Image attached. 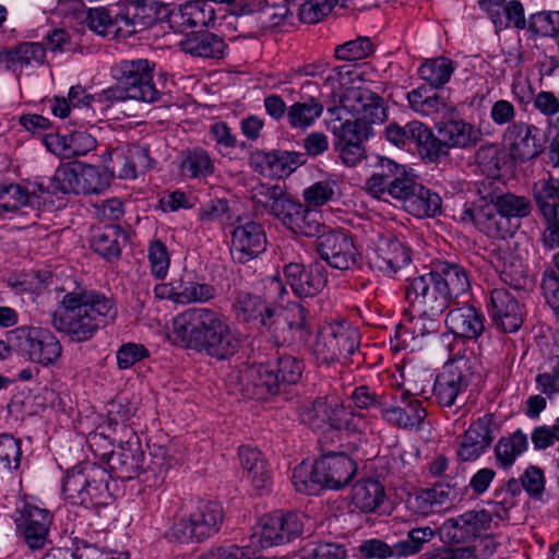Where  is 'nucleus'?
Returning a JSON list of instances; mask_svg holds the SVG:
<instances>
[{
  "mask_svg": "<svg viewBox=\"0 0 559 559\" xmlns=\"http://www.w3.org/2000/svg\"><path fill=\"white\" fill-rule=\"evenodd\" d=\"M449 333L441 336L449 353L457 346L464 347V340L476 341L485 331V317L479 309L471 305L450 307L444 319Z\"/></svg>",
  "mask_w": 559,
  "mask_h": 559,
  "instance_id": "13",
  "label": "nucleus"
},
{
  "mask_svg": "<svg viewBox=\"0 0 559 559\" xmlns=\"http://www.w3.org/2000/svg\"><path fill=\"white\" fill-rule=\"evenodd\" d=\"M493 416L486 414L473 421L456 449L457 459L473 462L487 452L493 441Z\"/></svg>",
  "mask_w": 559,
  "mask_h": 559,
  "instance_id": "23",
  "label": "nucleus"
},
{
  "mask_svg": "<svg viewBox=\"0 0 559 559\" xmlns=\"http://www.w3.org/2000/svg\"><path fill=\"white\" fill-rule=\"evenodd\" d=\"M176 304H204L216 296V289L213 285L195 281L190 275H182L175 278Z\"/></svg>",
  "mask_w": 559,
  "mask_h": 559,
  "instance_id": "45",
  "label": "nucleus"
},
{
  "mask_svg": "<svg viewBox=\"0 0 559 559\" xmlns=\"http://www.w3.org/2000/svg\"><path fill=\"white\" fill-rule=\"evenodd\" d=\"M107 471L91 462L81 463L68 471L62 485L67 501L85 508L108 504L111 496Z\"/></svg>",
  "mask_w": 559,
  "mask_h": 559,
  "instance_id": "4",
  "label": "nucleus"
},
{
  "mask_svg": "<svg viewBox=\"0 0 559 559\" xmlns=\"http://www.w3.org/2000/svg\"><path fill=\"white\" fill-rule=\"evenodd\" d=\"M324 105L316 96H301L288 106L286 121L289 128L306 131L322 116Z\"/></svg>",
  "mask_w": 559,
  "mask_h": 559,
  "instance_id": "41",
  "label": "nucleus"
},
{
  "mask_svg": "<svg viewBox=\"0 0 559 559\" xmlns=\"http://www.w3.org/2000/svg\"><path fill=\"white\" fill-rule=\"evenodd\" d=\"M403 209L415 217H435L441 214V198L438 193L417 183Z\"/></svg>",
  "mask_w": 559,
  "mask_h": 559,
  "instance_id": "44",
  "label": "nucleus"
},
{
  "mask_svg": "<svg viewBox=\"0 0 559 559\" xmlns=\"http://www.w3.org/2000/svg\"><path fill=\"white\" fill-rule=\"evenodd\" d=\"M251 200L262 214H269L284 223L295 201L281 185L260 183L251 190Z\"/></svg>",
  "mask_w": 559,
  "mask_h": 559,
  "instance_id": "26",
  "label": "nucleus"
},
{
  "mask_svg": "<svg viewBox=\"0 0 559 559\" xmlns=\"http://www.w3.org/2000/svg\"><path fill=\"white\" fill-rule=\"evenodd\" d=\"M118 317L115 300L96 289L67 293L60 308L51 314V325L73 343L91 341Z\"/></svg>",
  "mask_w": 559,
  "mask_h": 559,
  "instance_id": "1",
  "label": "nucleus"
},
{
  "mask_svg": "<svg viewBox=\"0 0 559 559\" xmlns=\"http://www.w3.org/2000/svg\"><path fill=\"white\" fill-rule=\"evenodd\" d=\"M399 388V397L404 405L390 406L383 409L384 419L404 429H417L426 417V411L418 400L408 395L403 386Z\"/></svg>",
  "mask_w": 559,
  "mask_h": 559,
  "instance_id": "36",
  "label": "nucleus"
},
{
  "mask_svg": "<svg viewBox=\"0 0 559 559\" xmlns=\"http://www.w3.org/2000/svg\"><path fill=\"white\" fill-rule=\"evenodd\" d=\"M239 463L247 478L260 495L267 492L272 486V472L263 453L252 445L238 448Z\"/></svg>",
  "mask_w": 559,
  "mask_h": 559,
  "instance_id": "30",
  "label": "nucleus"
},
{
  "mask_svg": "<svg viewBox=\"0 0 559 559\" xmlns=\"http://www.w3.org/2000/svg\"><path fill=\"white\" fill-rule=\"evenodd\" d=\"M488 310L496 326L506 333H514L523 324L524 307L506 288H495L490 292Z\"/></svg>",
  "mask_w": 559,
  "mask_h": 559,
  "instance_id": "22",
  "label": "nucleus"
},
{
  "mask_svg": "<svg viewBox=\"0 0 559 559\" xmlns=\"http://www.w3.org/2000/svg\"><path fill=\"white\" fill-rule=\"evenodd\" d=\"M346 550L342 545L307 540L299 549L300 559H344Z\"/></svg>",
  "mask_w": 559,
  "mask_h": 559,
  "instance_id": "61",
  "label": "nucleus"
},
{
  "mask_svg": "<svg viewBox=\"0 0 559 559\" xmlns=\"http://www.w3.org/2000/svg\"><path fill=\"white\" fill-rule=\"evenodd\" d=\"M27 188L17 183L0 182V212L15 213L27 205Z\"/></svg>",
  "mask_w": 559,
  "mask_h": 559,
  "instance_id": "60",
  "label": "nucleus"
},
{
  "mask_svg": "<svg viewBox=\"0 0 559 559\" xmlns=\"http://www.w3.org/2000/svg\"><path fill=\"white\" fill-rule=\"evenodd\" d=\"M355 462L344 453L330 452L317 460V476L322 489L338 490L348 485L356 474Z\"/></svg>",
  "mask_w": 559,
  "mask_h": 559,
  "instance_id": "25",
  "label": "nucleus"
},
{
  "mask_svg": "<svg viewBox=\"0 0 559 559\" xmlns=\"http://www.w3.org/2000/svg\"><path fill=\"white\" fill-rule=\"evenodd\" d=\"M406 98L409 107L424 117H445L455 110L454 105L447 97L432 92L431 88L425 85L408 92Z\"/></svg>",
  "mask_w": 559,
  "mask_h": 559,
  "instance_id": "35",
  "label": "nucleus"
},
{
  "mask_svg": "<svg viewBox=\"0 0 559 559\" xmlns=\"http://www.w3.org/2000/svg\"><path fill=\"white\" fill-rule=\"evenodd\" d=\"M463 348L449 353L442 370L436 376L433 384H479L480 374L474 370V362L462 355Z\"/></svg>",
  "mask_w": 559,
  "mask_h": 559,
  "instance_id": "34",
  "label": "nucleus"
},
{
  "mask_svg": "<svg viewBox=\"0 0 559 559\" xmlns=\"http://www.w3.org/2000/svg\"><path fill=\"white\" fill-rule=\"evenodd\" d=\"M147 260L152 275L157 280H165L170 266V253L162 240L153 239L150 241Z\"/></svg>",
  "mask_w": 559,
  "mask_h": 559,
  "instance_id": "63",
  "label": "nucleus"
},
{
  "mask_svg": "<svg viewBox=\"0 0 559 559\" xmlns=\"http://www.w3.org/2000/svg\"><path fill=\"white\" fill-rule=\"evenodd\" d=\"M488 193L509 223H512L514 218L521 219L527 217L532 212V203L530 199L524 195L502 192L500 190H490Z\"/></svg>",
  "mask_w": 559,
  "mask_h": 559,
  "instance_id": "50",
  "label": "nucleus"
},
{
  "mask_svg": "<svg viewBox=\"0 0 559 559\" xmlns=\"http://www.w3.org/2000/svg\"><path fill=\"white\" fill-rule=\"evenodd\" d=\"M317 252L331 267L346 271L356 264L357 249L352 237L342 229H329L316 240Z\"/></svg>",
  "mask_w": 559,
  "mask_h": 559,
  "instance_id": "20",
  "label": "nucleus"
},
{
  "mask_svg": "<svg viewBox=\"0 0 559 559\" xmlns=\"http://www.w3.org/2000/svg\"><path fill=\"white\" fill-rule=\"evenodd\" d=\"M292 481L298 492L318 495L322 489V483L317 476V461L313 464L302 461L294 468Z\"/></svg>",
  "mask_w": 559,
  "mask_h": 559,
  "instance_id": "56",
  "label": "nucleus"
},
{
  "mask_svg": "<svg viewBox=\"0 0 559 559\" xmlns=\"http://www.w3.org/2000/svg\"><path fill=\"white\" fill-rule=\"evenodd\" d=\"M181 50L194 58L219 59L224 56V39L211 32L200 31L188 34L180 43Z\"/></svg>",
  "mask_w": 559,
  "mask_h": 559,
  "instance_id": "37",
  "label": "nucleus"
},
{
  "mask_svg": "<svg viewBox=\"0 0 559 559\" xmlns=\"http://www.w3.org/2000/svg\"><path fill=\"white\" fill-rule=\"evenodd\" d=\"M9 51L8 71L20 76L29 67H38L44 63L46 50L43 44L36 41L20 43Z\"/></svg>",
  "mask_w": 559,
  "mask_h": 559,
  "instance_id": "43",
  "label": "nucleus"
},
{
  "mask_svg": "<svg viewBox=\"0 0 559 559\" xmlns=\"http://www.w3.org/2000/svg\"><path fill=\"white\" fill-rule=\"evenodd\" d=\"M266 248V236L263 226L255 222H246L231 231L230 254L239 263H247Z\"/></svg>",
  "mask_w": 559,
  "mask_h": 559,
  "instance_id": "24",
  "label": "nucleus"
},
{
  "mask_svg": "<svg viewBox=\"0 0 559 559\" xmlns=\"http://www.w3.org/2000/svg\"><path fill=\"white\" fill-rule=\"evenodd\" d=\"M289 230L305 237H317L328 227L321 223V215L299 202H296L295 209L290 211L283 223Z\"/></svg>",
  "mask_w": 559,
  "mask_h": 559,
  "instance_id": "42",
  "label": "nucleus"
},
{
  "mask_svg": "<svg viewBox=\"0 0 559 559\" xmlns=\"http://www.w3.org/2000/svg\"><path fill=\"white\" fill-rule=\"evenodd\" d=\"M304 528V515L295 512H273L261 519L259 530L250 537L249 545L259 549L284 545L299 536Z\"/></svg>",
  "mask_w": 559,
  "mask_h": 559,
  "instance_id": "10",
  "label": "nucleus"
},
{
  "mask_svg": "<svg viewBox=\"0 0 559 559\" xmlns=\"http://www.w3.org/2000/svg\"><path fill=\"white\" fill-rule=\"evenodd\" d=\"M481 544L485 545L484 550H479L478 545L468 547L439 546L423 554L420 559H486L495 552L493 540L486 536L480 538L479 545Z\"/></svg>",
  "mask_w": 559,
  "mask_h": 559,
  "instance_id": "46",
  "label": "nucleus"
},
{
  "mask_svg": "<svg viewBox=\"0 0 559 559\" xmlns=\"http://www.w3.org/2000/svg\"><path fill=\"white\" fill-rule=\"evenodd\" d=\"M435 536L436 532L430 526L408 530L405 538L394 543L395 558H408L419 554Z\"/></svg>",
  "mask_w": 559,
  "mask_h": 559,
  "instance_id": "53",
  "label": "nucleus"
},
{
  "mask_svg": "<svg viewBox=\"0 0 559 559\" xmlns=\"http://www.w3.org/2000/svg\"><path fill=\"white\" fill-rule=\"evenodd\" d=\"M224 509L216 501H201L188 519H181L171 527V537L180 543L202 542L221 530Z\"/></svg>",
  "mask_w": 559,
  "mask_h": 559,
  "instance_id": "9",
  "label": "nucleus"
},
{
  "mask_svg": "<svg viewBox=\"0 0 559 559\" xmlns=\"http://www.w3.org/2000/svg\"><path fill=\"white\" fill-rule=\"evenodd\" d=\"M127 241L128 235L119 225H107L94 230L91 247L106 261L114 262L120 258Z\"/></svg>",
  "mask_w": 559,
  "mask_h": 559,
  "instance_id": "38",
  "label": "nucleus"
},
{
  "mask_svg": "<svg viewBox=\"0 0 559 559\" xmlns=\"http://www.w3.org/2000/svg\"><path fill=\"white\" fill-rule=\"evenodd\" d=\"M260 552L252 545L225 544L213 546L199 556L198 559H259Z\"/></svg>",
  "mask_w": 559,
  "mask_h": 559,
  "instance_id": "62",
  "label": "nucleus"
},
{
  "mask_svg": "<svg viewBox=\"0 0 559 559\" xmlns=\"http://www.w3.org/2000/svg\"><path fill=\"white\" fill-rule=\"evenodd\" d=\"M180 169L187 178L201 179L211 176L215 166L207 151L194 147L183 152Z\"/></svg>",
  "mask_w": 559,
  "mask_h": 559,
  "instance_id": "52",
  "label": "nucleus"
},
{
  "mask_svg": "<svg viewBox=\"0 0 559 559\" xmlns=\"http://www.w3.org/2000/svg\"><path fill=\"white\" fill-rule=\"evenodd\" d=\"M374 50V45L367 36H359L334 49L335 57L344 61H357L369 57Z\"/></svg>",
  "mask_w": 559,
  "mask_h": 559,
  "instance_id": "64",
  "label": "nucleus"
},
{
  "mask_svg": "<svg viewBox=\"0 0 559 559\" xmlns=\"http://www.w3.org/2000/svg\"><path fill=\"white\" fill-rule=\"evenodd\" d=\"M334 333L331 322L320 328L313 344V355L318 362L330 364L338 360Z\"/></svg>",
  "mask_w": 559,
  "mask_h": 559,
  "instance_id": "59",
  "label": "nucleus"
},
{
  "mask_svg": "<svg viewBox=\"0 0 559 559\" xmlns=\"http://www.w3.org/2000/svg\"><path fill=\"white\" fill-rule=\"evenodd\" d=\"M527 448V436L520 429L507 438H501L495 447L497 465L503 469L511 467Z\"/></svg>",
  "mask_w": 559,
  "mask_h": 559,
  "instance_id": "48",
  "label": "nucleus"
},
{
  "mask_svg": "<svg viewBox=\"0 0 559 559\" xmlns=\"http://www.w3.org/2000/svg\"><path fill=\"white\" fill-rule=\"evenodd\" d=\"M16 535L33 551L41 550L48 543L52 515L32 502L20 500L14 516Z\"/></svg>",
  "mask_w": 559,
  "mask_h": 559,
  "instance_id": "11",
  "label": "nucleus"
},
{
  "mask_svg": "<svg viewBox=\"0 0 559 559\" xmlns=\"http://www.w3.org/2000/svg\"><path fill=\"white\" fill-rule=\"evenodd\" d=\"M108 186L97 167L80 162L60 165L51 177V190L60 194H98Z\"/></svg>",
  "mask_w": 559,
  "mask_h": 559,
  "instance_id": "6",
  "label": "nucleus"
},
{
  "mask_svg": "<svg viewBox=\"0 0 559 559\" xmlns=\"http://www.w3.org/2000/svg\"><path fill=\"white\" fill-rule=\"evenodd\" d=\"M500 521H506V507L487 502L483 508L447 519L440 527V533L448 542L467 543L480 538Z\"/></svg>",
  "mask_w": 559,
  "mask_h": 559,
  "instance_id": "5",
  "label": "nucleus"
},
{
  "mask_svg": "<svg viewBox=\"0 0 559 559\" xmlns=\"http://www.w3.org/2000/svg\"><path fill=\"white\" fill-rule=\"evenodd\" d=\"M454 70L451 59L437 57L425 60L418 68V75L431 88H441L450 81Z\"/></svg>",
  "mask_w": 559,
  "mask_h": 559,
  "instance_id": "51",
  "label": "nucleus"
},
{
  "mask_svg": "<svg viewBox=\"0 0 559 559\" xmlns=\"http://www.w3.org/2000/svg\"><path fill=\"white\" fill-rule=\"evenodd\" d=\"M490 263L499 274L502 282L519 289L527 283V266L523 260L513 255L508 250L495 251L490 257Z\"/></svg>",
  "mask_w": 559,
  "mask_h": 559,
  "instance_id": "39",
  "label": "nucleus"
},
{
  "mask_svg": "<svg viewBox=\"0 0 559 559\" xmlns=\"http://www.w3.org/2000/svg\"><path fill=\"white\" fill-rule=\"evenodd\" d=\"M104 167L111 177L119 179H135L128 151L121 147L107 150L103 155Z\"/></svg>",
  "mask_w": 559,
  "mask_h": 559,
  "instance_id": "55",
  "label": "nucleus"
},
{
  "mask_svg": "<svg viewBox=\"0 0 559 559\" xmlns=\"http://www.w3.org/2000/svg\"><path fill=\"white\" fill-rule=\"evenodd\" d=\"M302 368V364L294 357L284 356L276 364H261L251 372L259 377L258 384H297Z\"/></svg>",
  "mask_w": 559,
  "mask_h": 559,
  "instance_id": "33",
  "label": "nucleus"
},
{
  "mask_svg": "<svg viewBox=\"0 0 559 559\" xmlns=\"http://www.w3.org/2000/svg\"><path fill=\"white\" fill-rule=\"evenodd\" d=\"M12 345L23 356L44 366L55 364L62 353L56 335L39 326H20L12 331Z\"/></svg>",
  "mask_w": 559,
  "mask_h": 559,
  "instance_id": "8",
  "label": "nucleus"
},
{
  "mask_svg": "<svg viewBox=\"0 0 559 559\" xmlns=\"http://www.w3.org/2000/svg\"><path fill=\"white\" fill-rule=\"evenodd\" d=\"M461 221L473 223L480 233L492 239H506L516 228V225L503 217L488 192L472 205L464 206Z\"/></svg>",
  "mask_w": 559,
  "mask_h": 559,
  "instance_id": "14",
  "label": "nucleus"
},
{
  "mask_svg": "<svg viewBox=\"0 0 559 559\" xmlns=\"http://www.w3.org/2000/svg\"><path fill=\"white\" fill-rule=\"evenodd\" d=\"M429 273L433 276V280L451 306L456 302L457 298L466 294L471 287L466 269L456 262L441 261Z\"/></svg>",
  "mask_w": 559,
  "mask_h": 559,
  "instance_id": "28",
  "label": "nucleus"
},
{
  "mask_svg": "<svg viewBox=\"0 0 559 559\" xmlns=\"http://www.w3.org/2000/svg\"><path fill=\"white\" fill-rule=\"evenodd\" d=\"M265 320L275 346H282L296 337L304 340L310 334L309 311L299 302H292L285 309L274 307Z\"/></svg>",
  "mask_w": 559,
  "mask_h": 559,
  "instance_id": "12",
  "label": "nucleus"
},
{
  "mask_svg": "<svg viewBox=\"0 0 559 559\" xmlns=\"http://www.w3.org/2000/svg\"><path fill=\"white\" fill-rule=\"evenodd\" d=\"M352 499L362 512H374L383 502V486L371 478L359 480L353 487Z\"/></svg>",
  "mask_w": 559,
  "mask_h": 559,
  "instance_id": "49",
  "label": "nucleus"
},
{
  "mask_svg": "<svg viewBox=\"0 0 559 559\" xmlns=\"http://www.w3.org/2000/svg\"><path fill=\"white\" fill-rule=\"evenodd\" d=\"M502 143L514 162H528L538 157L546 147V132L530 122L519 120L502 132Z\"/></svg>",
  "mask_w": 559,
  "mask_h": 559,
  "instance_id": "16",
  "label": "nucleus"
},
{
  "mask_svg": "<svg viewBox=\"0 0 559 559\" xmlns=\"http://www.w3.org/2000/svg\"><path fill=\"white\" fill-rule=\"evenodd\" d=\"M284 275L293 293L300 298L317 296L328 283L325 267L320 262L308 266L297 262L288 263L284 266Z\"/></svg>",
  "mask_w": 559,
  "mask_h": 559,
  "instance_id": "21",
  "label": "nucleus"
},
{
  "mask_svg": "<svg viewBox=\"0 0 559 559\" xmlns=\"http://www.w3.org/2000/svg\"><path fill=\"white\" fill-rule=\"evenodd\" d=\"M307 162L306 154L293 151L257 152L254 169L265 177L286 178Z\"/></svg>",
  "mask_w": 559,
  "mask_h": 559,
  "instance_id": "27",
  "label": "nucleus"
},
{
  "mask_svg": "<svg viewBox=\"0 0 559 559\" xmlns=\"http://www.w3.org/2000/svg\"><path fill=\"white\" fill-rule=\"evenodd\" d=\"M301 419L313 428H319L321 423H329L334 430L347 432H361L367 425L361 414L353 412L343 404L328 405L324 401H317L311 408L305 409L301 413Z\"/></svg>",
  "mask_w": 559,
  "mask_h": 559,
  "instance_id": "19",
  "label": "nucleus"
},
{
  "mask_svg": "<svg viewBox=\"0 0 559 559\" xmlns=\"http://www.w3.org/2000/svg\"><path fill=\"white\" fill-rule=\"evenodd\" d=\"M173 333L181 346L218 360L234 356L241 344L228 318L211 308H190L176 316Z\"/></svg>",
  "mask_w": 559,
  "mask_h": 559,
  "instance_id": "2",
  "label": "nucleus"
},
{
  "mask_svg": "<svg viewBox=\"0 0 559 559\" xmlns=\"http://www.w3.org/2000/svg\"><path fill=\"white\" fill-rule=\"evenodd\" d=\"M533 198L537 211L547 227L543 235L544 246L548 249L559 247V179L552 176L539 178L534 182Z\"/></svg>",
  "mask_w": 559,
  "mask_h": 559,
  "instance_id": "15",
  "label": "nucleus"
},
{
  "mask_svg": "<svg viewBox=\"0 0 559 559\" xmlns=\"http://www.w3.org/2000/svg\"><path fill=\"white\" fill-rule=\"evenodd\" d=\"M231 311L238 321H259L267 330L265 317L274 311V307L266 305L260 296L240 290L235 293Z\"/></svg>",
  "mask_w": 559,
  "mask_h": 559,
  "instance_id": "40",
  "label": "nucleus"
},
{
  "mask_svg": "<svg viewBox=\"0 0 559 559\" xmlns=\"http://www.w3.org/2000/svg\"><path fill=\"white\" fill-rule=\"evenodd\" d=\"M415 132H412V143L416 145L420 156L429 162H437L448 156L443 139L436 136L432 130L417 120Z\"/></svg>",
  "mask_w": 559,
  "mask_h": 559,
  "instance_id": "47",
  "label": "nucleus"
},
{
  "mask_svg": "<svg viewBox=\"0 0 559 559\" xmlns=\"http://www.w3.org/2000/svg\"><path fill=\"white\" fill-rule=\"evenodd\" d=\"M368 259L370 267L384 275L399 280L409 275L411 248L392 235L379 236Z\"/></svg>",
  "mask_w": 559,
  "mask_h": 559,
  "instance_id": "17",
  "label": "nucleus"
},
{
  "mask_svg": "<svg viewBox=\"0 0 559 559\" xmlns=\"http://www.w3.org/2000/svg\"><path fill=\"white\" fill-rule=\"evenodd\" d=\"M527 32L533 36H559V11H540L528 17Z\"/></svg>",
  "mask_w": 559,
  "mask_h": 559,
  "instance_id": "58",
  "label": "nucleus"
},
{
  "mask_svg": "<svg viewBox=\"0 0 559 559\" xmlns=\"http://www.w3.org/2000/svg\"><path fill=\"white\" fill-rule=\"evenodd\" d=\"M338 103L347 114L369 127L382 124L388 119L384 99L369 88L347 87L340 93Z\"/></svg>",
  "mask_w": 559,
  "mask_h": 559,
  "instance_id": "18",
  "label": "nucleus"
},
{
  "mask_svg": "<svg viewBox=\"0 0 559 559\" xmlns=\"http://www.w3.org/2000/svg\"><path fill=\"white\" fill-rule=\"evenodd\" d=\"M108 464L116 477L131 479L141 467V454H135L131 449L121 448L109 454Z\"/></svg>",
  "mask_w": 559,
  "mask_h": 559,
  "instance_id": "54",
  "label": "nucleus"
},
{
  "mask_svg": "<svg viewBox=\"0 0 559 559\" xmlns=\"http://www.w3.org/2000/svg\"><path fill=\"white\" fill-rule=\"evenodd\" d=\"M456 483L437 484L432 488H427L409 495L407 508L424 516L435 513H441L451 507L453 500V488Z\"/></svg>",
  "mask_w": 559,
  "mask_h": 559,
  "instance_id": "29",
  "label": "nucleus"
},
{
  "mask_svg": "<svg viewBox=\"0 0 559 559\" xmlns=\"http://www.w3.org/2000/svg\"><path fill=\"white\" fill-rule=\"evenodd\" d=\"M438 133L443 139L448 153L451 148L475 147L483 139L480 128L462 118L444 121L439 127Z\"/></svg>",
  "mask_w": 559,
  "mask_h": 559,
  "instance_id": "32",
  "label": "nucleus"
},
{
  "mask_svg": "<svg viewBox=\"0 0 559 559\" xmlns=\"http://www.w3.org/2000/svg\"><path fill=\"white\" fill-rule=\"evenodd\" d=\"M335 334V347L338 360L341 358L347 359L358 349L360 344V336L355 328L349 326L344 322H331Z\"/></svg>",
  "mask_w": 559,
  "mask_h": 559,
  "instance_id": "57",
  "label": "nucleus"
},
{
  "mask_svg": "<svg viewBox=\"0 0 559 559\" xmlns=\"http://www.w3.org/2000/svg\"><path fill=\"white\" fill-rule=\"evenodd\" d=\"M155 67L148 59L121 60L112 68V76L124 85L133 100L155 103L160 98L153 81Z\"/></svg>",
  "mask_w": 559,
  "mask_h": 559,
  "instance_id": "7",
  "label": "nucleus"
},
{
  "mask_svg": "<svg viewBox=\"0 0 559 559\" xmlns=\"http://www.w3.org/2000/svg\"><path fill=\"white\" fill-rule=\"evenodd\" d=\"M404 281L405 299L414 312V332L421 336L437 333L440 328V316L452 307L451 304L429 272L409 274Z\"/></svg>",
  "mask_w": 559,
  "mask_h": 559,
  "instance_id": "3",
  "label": "nucleus"
},
{
  "mask_svg": "<svg viewBox=\"0 0 559 559\" xmlns=\"http://www.w3.org/2000/svg\"><path fill=\"white\" fill-rule=\"evenodd\" d=\"M328 114L331 117L329 130L335 136L334 143H365L372 135V128L358 119H347V114L340 105L329 107Z\"/></svg>",
  "mask_w": 559,
  "mask_h": 559,
  "instance_id": "31",
  "label": "nucleus"
}]
</instances>
